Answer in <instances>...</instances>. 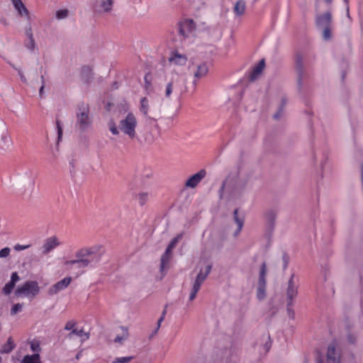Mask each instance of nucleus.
<instances>
[{
    "label": "nucleus",
    "instance_id": "obj_38",
    "mask_svg": "<svg viewBox=\"0 0 363 363\" xmlns=\"http://www.w3.org/2000/svg\"><path fill=\"white\" fill-rule=\"evenodd\" d=\"M56 128H57V145H58L59 143L62 140V133H63L62 125L60 121H56Z\"/></svg>",
    "mask_w": 363,
    "mask_h": 363
},
{
    "label": "nucleus",
    "instance_id": "obj_4",
    "mask_svg": "<svg viewBox=\"0 0 363 363\" xmlns=\"http://www.w3.org/2000/svg\"><path fill=\"white\" fill-rule=\"evenodd\" d=\"M20 179L25 182L24 190L22 194L30 197L35 187V174L33 169L30 167H23L21 172L17 173Z\"/></svg>",
    "mask_w": 363,
    "mask_h": 363
},
{
    "label": "nucleus",
    "instance_id": "obj_52",
    "mask_svg": "<svg viewBox=\"0 0 363 363\" xmlns=\"http://www.w3.org/2000/svg\"><path fill=\"white\" fill-rule=\"evenodd\" d=\"M30 247V245H20V244H16L15 246H14V250L16 251H21V250H26L28 248H29Z\"/></svg>",
    "mask_w": 363,
    "mask_h": 363
},
{
    "label": "nucleus",
    "instance_id": "obj_10",
    "mask_svg": "<svg viewBox=\"0 0 363 363\" xmlns=\"http://www.w3.org/2000/svg\"><path fill=\"white\" fill-rule=\"evenodd\" d=\"M211 267L212 266L211 264H207L205 267L204 272L201 270L200 272L197 274L196 278L193 283V286L189 294V299L190 301H193L196 298L197 292L199 291L201 284L210 274Z\"/></svg>",
    "mask_w": 363,
    "mask_h": 363
},
{
    "label": "nucleus",
    "instance_id": "obj_25",
    "mask_svg": "<svg viewBox=\"0 0 363 363\" xmlns=\"http://www.w3.org/2000/svg\"><path fill=\"white\" fill-rule=\"evenodd\" d=\"M150 109L149 100L147 97H143L140 101L139 110L144 116H147Z\"/></svg>",
    "mask_w": 363,
    "mask_h": 363
},
{
    "label": "nucleus",
    "instance_id": "obj_44",
    "mask_svg": "<svg viewBox=\"0 0 363 363\" xmlns=\"http://www.w3.org/2000/svg\"><path fill=\"white\" fill-rule=\"evenodd\" d=\"M294 302H291V304L289 305V302H286V311L288 316L291 319H294L295 317V312L293 309Z\"/></svg>",
    "mask_w": 363,
    "mask_h": 363
},
{
    "label": "nucleus",
    "instance_id": "obj_24",
    "mask_svg": "<svg viewBox=\"0 0 363 363\" xmlns=\"http://www.w3.org/2000/svg\"><path fill=\"white\" fill-rule=\"evenodd\" d=\"M265 62L264 60H262L259 62L253 68L250 78L251 81L255 80L257 77L262 73L264 68Z\"/></svg>",
    "mask_w": 363,
    "mask_h": 363
},
{
    "label": "nucleus",
    "instance_id": "obj_2",
    "mask_svg": "<svg viewBox=\"0 0 363 363\" xmlns=\"http://www.w3.org/2000/svg\"><path fill=\"white\" fill-rule=\"evenodd\" d=\"M185 91L184 79L178 74H172L164 88L165 99H170L172 94L182 95Z\"/></svg>",
    "mask_w": 363,
    "mask_h": 363
},
{
    "label": "nucleus",
    "instance_id": "obj_11",
    "mask_svg": "<svg viewBox=\"0 0 363 363\" xmlns=\"http://www.w3.org/2000/svg\"><path fill=\"white\" fill-rule=\"evenodd\" d=\"M195 23L191 19H185L179 24L178 32L181 41L191 38L194 35Z\"/></svg>",
    "mask_w": 363,
    "mask_h": 363
},
{
    "label": "nucleus",
    "instance_id": "obj_49",
    "mask_svg": "<svg viewBox=\"0 0 363 363\" xmlns=\"http://www.w3.org/2000/svg\"><path fill=\"white\" fill-rule=\"evenodd\" d=\"M11 250L9 247H6L0 250V257L1 258H6L10 254Z\"/></svg>",
    "mask_w": 363,
    "mask_h": 363
},
{
    "label": "nucleus",
    "instance_id": "obj_61",
    "mask_svg": "<svg viewBox=\"0 0 363 363\" xmlns=\"http://www.w3.org/2000/svg\"><path fill=\"white\" fill-rule=\"evenodd\" d=\"M316 363H323V359L320 357H318L316 359Z\"/></svg>",
    "mask_w": 363,
    "mask_h": 363
},
{
    "label": "nucleus",
    "instance_id": "obj_46",
    "mask_svg": "<svg viewBox=\"0 0 363 363\" xmlns=\"http://www.w3.org/2000/svg\"><path fill=\"white\" fill-rule=\"evenodd\" d=\"M24 32L27 38L33 37L32 26L30 22L25 27Z\"/></svg>",
    "mask_w": 363,
    "mask_h": 363
},
{
    "label": "nucleus",
    "instance_id": "obj_21",
    "mask_svg": "<svg viewBox=\"0 0 363 363\" xmlns=\"http://www.w3.org/2000/svg\"><path fill=\"white\" fill-rule=\"evenodd\" d=\"M12 145V140L9 135L8 131L4 129L0 132V150L7 151Z\"/></svg>",
    "mask_w": 363,
    "mask_h": 363
},
{
    "label": "nucleus",
    "instance_id": "obj_7",
    "mask_svg": "<svg viewBox=\"0 0 363 363\" xmlns=\"http://www.w3.org/2000/svg\"><path fill=\"white\" fill-rule=\"evenodd\" d=\"M342 347L340 341L335 340L327 347L326 363H341Z\"/></svg>",
    "mask_w": 363,
    "mask_h": 363
},
{
    "label": "nucleus",
    "instance_id": "obj_30",
    "mask_svg": "<svg viewBox=\"0 0 363 363\" xmlns=\"http://www.w3.org/2000/svg\"><path fill=\"white\" fill-rule=\"evenodd\" d=\"M238 209H235L234 211V220L238 225V228H237L236 231L235 232V236H237L240 233V232L241 231V230L243 227V224H244L243 218H240L238 216Z\"/></svg>",
    "mask_w": 363,
    "mask_h": 363
},
{
    "label": "nucleus",
    "instance_id": "obj_28",
    "mask_svg": "<svg viewBox=\"0 0 363 363\" xmlns=\"http://www.w3.org/2000/svg\"><path fill=\"white\" fill-rule=\"evenodd\" d=\"M208 69L206 64L203 63L197 67V70L194 73V77L196 79L202 78L206 75Z\"/></svg>",
    "mask_w": 363,
    "mask_h": 363
},
{
    "label": "nucleus",
    "instance_id": "obj_36",
    "mask_svg": "<svg viewBox=\"0 0 363 363\" xmlns=\"http://www.w3.org/2000/svg\"><path fill=\"white\" fill-rule=\"evenodd\" d=\"M108 127L110 132L114 135H118L121 131L119 126L117 127L116 123L112 120L108 122Z\"/></svg>",
    "mask_w": 363,
    "mask_h": 363
},
{
    "label": "nucleus",
    "instance_id": "obj_33",
    "mask_svg": "<svg viewBox=\"0 0 363 363\" xmlns=\"http://www.w3.org/2000/svg\"><path fill=\"white\" fill-rule=\"evenodd\" d=\"M73 335L84 337V340H87L89 337V333L84 332V330L82 329H81V330L73 329L71 331V333L69 334V337L71 338Z\"/></svg>",
    "mask_w": 363,
    "mask_h": 363
},
{
    "label": "nucleus",
    "instance_id": "obj_53",
    "mask_svg": "<svg viewBox=\"0 0 363 363\" xmlns=\"http://www.w3.org/2000/svg\"><path fill=\"white\" fill-rule=\"evenodd\" d=\"M41 82H42V85L40 88V90H39V96L40 97H43V90H44V87H45V78L42 75L41 76Z\"/></svg>",
    "mask_w": 363,
    "mask_h": 363
},
{
    "label": "nucleus",
    "instance_id": "obj_60",
    "mask_svg": "<svg viewBox=\"0 0 363 363\" xmlns=\"http://www.w3.org/2000/svg\"><path fill=\"white\" fill-rule=\"evenodd\" d=\"M160 328H158L157 326L155 328V329L152 331V334H151V336L150 337H152L154 336L155 335H156L159 330Z\"/></svg>",
    "mask_w": 363,
    "mask_h": 363
},
{
    "label": "nucleus",
    "instance_id": "obj_5",
    "mask_svg": "<svg viewBox=\"0 0 363 363\" xmlns=\"http://www.w3.org/2000/svg\"><path fill=\"white\" fill-rule=\"evenodd\" d=\"M328 149L325 147L315 149L313 153V162L317 166H318L320 176L321 178L324 177L325 172L330 168L328 163Z\"/></svg>",
    "mask_w": 363,
    "mask_h": 363
},
{
    "label": "nucleus",
    "instance_id": "obj_3",
    "mask_svg": "<svg viewBox=\"0 0 363 363\" xmlns=\"http://www.w3.org/2000/svg\"><path fill=\"white\" fill-rule=\"evenodd\" d=\"M138 125V120L133 112H128L125 117L119 122V129L130 139L136 137V127Z\"/></svg>",
    "mask_w": 363,
    "mask_h": 363
},
{
    "label": "nucleus",
    "instance_id": "obj_23",
    "mask_svg": "<svg viewBox=\"0 0 363 363\" xmlns=\"http://www.w3.org/2000/svg\"><path fill=\"white\" fill-rule=\"evenodd\" d=\"M113 4V0H99V9L97 10L99 12L109 13L112 10Z\"/></svg>",
    "mask_w": 363,
    "mask_h": 363
},
{
    "label": "nucleus",
    "instance_id": "obj_50",
    "mask_svg": "<svg viewBox=\"0 0 363 363\" xmlns=\"http://www.w3.org/2000/svg\"><path fill=\"white\" fill-rule=\"evenodd\" d=\"M82 74L84 76L89 77L91 74V69L89 66H84L82 69Z\"/></svg>",
    "mask_w": 363,
    "mask_h": 363
},
{
    "label": "nucleus",
    "instance_id": "obj_47",
    "mask_svg": "<svg viewBox=\"0 0 363 363\" xmlns=\"http://www.w3.org/2000/svg\"><path fill=\"white\" fill-rule=\"evenodd\" d=\"M23 305L21 303H16L13 306L11 310V314L15 315L17 313L20 312L22 310Z\"/></svg>",
    "mask_w": 363,
    "mask_h": 363
},
{
    "label": "nucleus",
    "instance_id": "obj_35",
    "mask_svg": "<svg viewBox=\"0 0 363 363\" xmlns=\"http://www.w3.org/2000/svg\"><path fill=\"white\" fill-rule=\"evenodd\" d=\"M263 341L264 342L263 345V351L264 353H267L271 348L272 342L270 340V337L269 335H263Z\"/></svg>",
    "mask_w": 363,
    "mask_h": 363
},
{
    "label": "nucleus",
    "instance_id": "obj_31",
    "mask_svg": "<svg viewBox=\"0 0 363 363\" xmlns=\"http://www.w3.org/2000/svg\"><path fill=\"white\" fill-rule=\"evenodd\" d=\"M15 347V344L12 337H9L7 342L2 346L1 352V353H9L11 352Z\"/></svg>",
    "mask_w": 363,
    "mask_h": 363
},
{
    "label": "nucleus",
    "instance_id": "obj_56",
    "mask_svg": "<svg viewBox=\"0 0 363 363\" xmlns=\"http://www.w3.org/2000/svg\"><path fill=\"white\" fill-rule=\"evenodd\" d=\"M347 339H348V341L350 342V343H354V337L352 335H349L348 337H347Z\"/></svg>",
    "mask_w": 363,
    "mask_h": 363
},
{
    "label": "nucleus",
    "instance_id": "obj_48",
    "mask_svg": "<svg viewBox=\"0 0 363 363\" xmlns=\"http://www.w3.org/2000/svg\"><path fill=\"white\" fill-rule=\"evenodd\" d=\"M265 216H266L267 219L269 220V222L271 223L274 220L275 217H276V213L274 211L270 210L266 213Z\"/></svg>",
    "mask_w": 363,
    "mask_h": 363
},
{
    "label": "nucleus",
    "instance_id": "obj_62",
    "mask_svg": "<svg viewBox=\"0 0 363 363\" xmlns=\"http://www.w3.org/2000/svg\"><path fill=\"white\" fill-rule=\"evenodd\" d=\"M145 140H146V141H147V143H153V141H154V140H153V139H152V138H151V139H150L148 137H147Z\"/></svg>",
    "mask_w": 363,
    "mask_h": 363
},
{
    "label": "nucleus",
    "instance_id": "obj_63",
    "mask_svg": "<svg viewBox=\"0 0 363 363\" xmlns=\"http://www.w3.org/2000/svg\"><path fill=\"white\" fill-rule=\"evenodd\" d=\"M325 1L327 3V4H330L333 0H325Z\"/></svg>",
    "mask_w": 363,
    "mask_h": 363
},
{
    "label": "nucleus",
    "instance_id": "obj_41",
    "mask_svg": "<svg viewBox=\"0 0 363 363\" xmlns=\"http://www.w3.org/2000/svg\"><path fill=\"white\" fill-rule=\"evenodd\" d=\"M11 65L18 72V75L20 77L21 82L24 84H27L28 80H27L26 77H25L23 70L21 68H18L13 65Z\"/></svg>",
    "mask_w": 363,
    "mask_h": 363
},
{
    "label": "nucleus",
    "instance_id": "obj_42",
    "mask_svg": "<svg viewBox=\"0 0 363 363\" xmlns=\"http://www.w3.org/2000/svg\"><path fill=\"white\" fill-rule=\"evenodd\" d=\"M132 359H133V356H128V357H121L116 358L112 363H128Z\"/></svg>",
    "mask_w": 363,
    "mask_h": 363
},
{
    "label": "nucleus",
    "instance_id": "obj_18",
    "mask_svg": "<svg viewBox=\"0 0 363 363\" xmlns=\"http://www.w3.org/2000/svg\"><path fill=\"white\" fill-rule=\"evenodd\" d=\"M206 172L205 169H201L197 173L191 176L185 183L186 187L194 188L199 183L206 177Z\"/></svg>",
    "mask_w": 363,
    "mask_h": 363
},
{
    "label": "nucleus",
    "instance_id": "obj_9",
    "mask_svg": "<svg viewBox=\"0 0 363 363\" xmlns=\"http://www.w3.org/2000/svg\"><path fill=\"white\" fill-rule=\"evenodd\" d=\"M182 234H179L177 237L174 238L168 245L164 254L162 255L160 270L162 274V276L165 274L167 269L169 268V263L172 256V251L175 247L178 242L182 239Z\"/></svg>",
    "mask_w": 363,
    "mask_h": 363
},
{
    "label": "nucleus",
    "instance_id": "obj_14",
    "mask_svg": "<svg viewBox=\"0 0 363 363\" xmlns=\"http://www.w3.org/2000/svg\"><path fill=\"white\" fill-rule=\"evenodd\" d=\"M62 245L57 236H51L45 240L42 245V254L46 255Z\"/></svg>",
    "mask_w": 363,
    "mask_h": 363
},
{
    "label": "nucleus",
    "instance_id": "obj_13",
    "mask_svg": "<svg viewBox=\"0 0 363 363\" xmlns=\"http://www.w3.org/2000/svg\"><path fill=\"white\" fill-rule=\"evenodd\" d=\"M294 278L295 275L293 274L288 281L286 291V302H289V305L291 304V302H294V299L298 294V281H295Z\"/></svg>",
    "mask_w": 363,
    "mask_h": 363
},
{
    "label": "nucleus",
    "instance_id": "obj_43",
    "mask_svg": "<svg viewBox=\"0 0 363 363\" xmlns=\"http://www.w3.org/2000/svg\"><path fill=\"white\" fill-rule=\"evenodd\" d=\"M323 30V38L325 40H328L331 38V26L322 28Z\"/></svg>",
    "mask_w": 363,
    "mask_h": 363
},
{
    "label": "nucleus",
    "instance_id": "obj_16",
    "mask_svg": "<svg viewBox=\"0 0 363 363\" xmlns=\"http://www.w3.org/2000/svg\"><path fill=\"white\" fill-rule=\"evenodd\" d=\"M295 68L298 75V84L302 85V80L305 74V68L303 65V59L300 53H297L295 57Z\"/></svg>",
    "mask_w": 363,
    "mask_h": 363
},
{
    "label": "nucleus",
    "instance_id": "obj_39",
    "mask_svg": "<svg viewBox=\"0 0 363 363\" xmlns=\"http://www.w3.org/2000/svg\"><path fill=\"white\" fill-rule=\"evenodd\" d=\"M286 104V99L283 98L281 106L279 107L278 111L274 115V118L275 119H279L281 118V116H282V114L284 113V106Z\"/></svg>",
    "mask_w": 363,
    "mask_h": 363
},
{
    "label": "nucleus",
    "instance_id": "obj_19",
    "mask_svg": "<svg viewBox=\"0 0 363 363\" xmlns=\"http://www.w3.org/2000/svg\"><path fill=\"white\" fill-rule=\"evenodd\" d=\"M316 26L318 28L322 29L324 28L331 26L332 15L330 12H326L323 14L317 16L315 19Z\"/></svg>",
    "mask_w": 363,
    "mask_h": 363
},
{
    "label": "nucleus",
    "instance_id": "obj_57",
    "mask_svg": "<svg viewBox=\"0 0 363 363\" xmlns=\"http://www.w3.org/2000/svg\"><path fill=\"white\" fill-rule=\"evenodd\" d=\"M163 320H164V318H163L162 317H160V318L158 319V320H157V326L158 328H160V326H161V323H162V322Z\"/></svg>",
    "mask_w": 363,
    "mask_h": 363
},
{
    "label": "nucleus",
    "instance_id": "obj_40",
    "mask_svg": "<svg viewBox=\"0 0 363 363\" xmlns=\"http://www.w3.org/2000/svg\"><path fill=\"white\" fill-rule=\"evenodd\" d=\"M266 296V287L265 286H259L257 290V298L261 301L263 300Z\"/></svg>",
    "mask_w": 363,
    "mask_h": 363
},
{
    "label": "nucleus",
    "instance_id": "obj_12",
    "mask_svg": "<svg viewBox=\"0 0 363 363\" xmlns=\"http://www.w3.org/2000/svg\"><path fill=\"white\" fill-rule=\"evenodd\" d=\"M239 187L240 186L238 181L230 177H228L223 182L219 190L220 197L223 198L225 194H228L229 195L235 194L238 191Z\"/></svg>",
    "mask_w": 363,
    "mask_h": 363
},
{
    "label": "nucleus",
    "instance_id": "obj_27",
    "mask_svg": "<svg viewBox=\"0 0 363 363\" xmlns=\"http://www.w3.org/2000/svg\"><path fill=\"white\" fill-rule=\"evenodd\" d=\"M24 45L26 49L31 53H35L38 50V47L36 45L34 37L28 38L27 40L24 42Z\"/></svg>",
    "mask_w": 363,
    "mask_h": 363
},
{
    "label": "nucleus",
    "instance_id": "obj_37",
    "mask_svg": "<svg viewBox=\"0 0 363 363\" xmlns=\"http://www.w3.org/2000/svg\"><path fill=\"white\" fill-rule=\"evenodd\" d=\"M128 337V332L125 329L124 331H123V333L121 335H117L115 339L114 342L117 343L122 344L125 340H127Z\"/></svg>",
    "mask_w": 363,
    "mask_h": 363
},
{
    "label": "nucleus",
    "instance_id": "obj_32",
    "mask_svg": "<svg viewBox=\"0 0 363 363\" xmlns=\"http://www.w3.org/2000/svg\"><path fill=\"white\" fill-rule=\"evenodd\" d=\"M22 363H41L38 354L26 355L22 360Z\"/></svg>",
    "mask_w": 363,
    "mask_h": 363
},
{
    "label": "nucleus",
    "instance_id": "obj_34",
    "mask_svg": "<svg viewBox=\"0 0 363 363\" xmlns=\"http://www.w3.org/2000/svg\"><path fill=\"white\" fill-rule=\"evenodd\" d=\"M69 11L67 9L57 10L55 13V18L57 20H63L68 17Z\"/></svg>",
    "mask_w": 363,
    "mask_h": 363
},
{
    "label": "nucleus",
    "instance_id": "obj_22",
    "mask_svg": "<svg viewBox=\"0 0 363 363\" xmlns=\"http://www.w3.org/2000/svg\"><path fill=\"white\" fill-rule=\"evenodd\" d=\"M19 280V277L17 272H13L11 277V280L9 282L5 284L3 288V293L6 295H9L11 293L16 283Z\"/></svg>",
    "mask_w": 363,
    "mask_h": 363
},
{
    "label": "nucleus",
    "instance_id": "obj_17",
    "mask_svg": "<svg viewBox=\"0 0 363 363\" xmlns=\"http://www.w3.org/2000/svg\"><path fill=\"white\" fill-rule=\"evenodd\" d=\"M14 9L18 12V14L21 18H26L28 21H30L31 18L28 10L22 2L21 0H11Z\"/></svg>",
    "mask_w": 363,
    "mask_h": 363
},
{
    "label": "nucleus",
    "instance_id": "obj_15",
    "mask_svg": "<svg viewBox=\"0 0 363 363\" xmlns=\"http://www.w3.org/2000/svg\"><path fill=\"white\" fill-rule=\"evenodd\" d=\"M72 277H66L62 280L57 281L55 284L52 287H50L48 290L49 295H55L60 292L61 291L65 289L71 283Z\"/></svg>",
    "mask_w": 363,
    "mask_h": 363
},
{
    "label": "nucleus",
    "instance_id": "obj_45",
    "mask_svg": "<svg viewBox=\"0 0 363 363\" xmlns=\"http://www.w3.org/2000/svg\"><path fill=\"white\" fill-rule=\"evenodd\" d=\"M148 199H149V194L147 193L143 192V193L139 194V195H138V201L141 206H143L144 204H145V203L148 200Z\"/></svg>",
    "mask_w": 363,
    "mask_h": 363
},
{
    "label": "nucleus",
    "instance_id": "obj_26",
    "mask_svg": "<svg viewBox=\"0 0 363 363\" xmlns=\"http://www.w3.org/2000/svg\"><path fill=\"white\" fill-rule=\"evenodd\" d=\"M267 274V264L265 262H263L260 267L258 286H265L266 287V277Z\"/></svg>",
    "mask_w": 363,
    "mask_h": 363
},
{
    "label": "nucleus",
    "instance_id": "obj_58",
    "mask_svg": "<svg viewBox=\"0 0 363 363\" xmlns=\"http://www.w3.org/2000/svg\"><path fill=\"white\" fill-rule=\"evenodd\" d=\"M167 305L165 306V307L162 313L161 317H162L164 319L166 313H167Z\"/></svg>",
    "mask_w": 363,
    "mask_h": 363
},
{
    "label": "nucleus",
    "instance_id": "obj_59",
    "mask_svg": "<svg viewBox=\"0 0 363 363\" xmlns=\"http://www.w3.org/2000/svg\"><path fill=\"white\" fill-rule=\"evenodd\" d=\"M160 328H158L157 326L155 328V329L152 331V334H151V336L150 337H152L154 336L155 335H156L159 330Z\"/></svg>",
    "mask_w": 363,
    "mask_h": 363
},
{
    "label": "nucleus",
    "instance_id": "obj_64",
    "mask_svg": "<svg viewBox=\"0 0 363 363\" xmlns=\"http://www.w3.org/2000/svg\"><path fill=\"white\" fill-rule=\"evenodd\" d=\"M70 165H72V167H74V166H73V163H72V162H70Z\"/></svg>",
    "mask_w": 363,
    "mask_h": 363
},
{
    "label": "nucleus",
    "instance_id": "obj_20",
    "mask_svg": "<svg viewBox=\"0 0 363 363\" xmlns=\"http://www.w3.org/2000/svg\"><path fill=\"white\" fill-rule=\"evenodd\" d=\"M169 61L173 65L182 66L186 63L187 57L184 54L179 53L178 50H175L172 51L170 56L169 57Z\"/></svg>",
    "mask_w": 363,
    "mask_h": 363
},
{
    "label": "nucleus",
    "instance_id": "obj_29",
    "mask_svg": "<svg viewBox=\"0 0 363 363\" xmlns=\"http://www.w3.org/2000/svg\"><path fill=\"white\" fill-rule=\"evenodd\" d=\"M245 2L243 0H238L234 6L233 11L237 16H241L245 11Z\"/></svg>",
    "mask_w": 363,
    "mask_h": 363
},
{
    "label": "nucleus",
    "instance_id": "obj_54",
    "mask_svg": "<svg viewBox=\"0 0 363 363\" xmlns=\"http://www.w3.org/2000/svg\"><path fill=\"white\" fill-rule=\"evenodd\" d=\"M144 79H145V89H146V91H148L151 87V83H150V82L148 81V75H145Z\"/></svg>",
    "mask_w": 363,
    "mask_h": 363
},
{
    "label": "nucleus",
    "instance_id": "obj_55",
    "mask_svg": "<svg viewBox=\"0 0 363 363\" xmlns=\"http://www.w3.org/2000/svg\"><path fill=\"white\" fill-rule=\"evenodd\" d=\"M343 1H344L345 4V6H346L347 16V17L350 18L348 0H343Z\"/></svg>",
    "mask_w": 363,
    "mask_h": 363
},
{
    "label": "nucleus",
    "instance_id": "obj_6",
    "mask_svg": "<svg viewBox=\"0 0 363 363\" xmlns=\"http://www.w3.org/2000/svg\"><path fill=\"white\" fill-rule=\"evenodd\" d=\"M91 124L89 106L82 103L77 108L76 125L80 130L84 131L88 129Z\"/></svg>",
    "mask_w": 363,
    "mask_h": 363
},
{
    "label": "nucleus",
    "instance_id": "obj_1",
    "mask_svg": "<svg viewBox=\"0 0 363 363\" xmlns=\"http://www.w3.org/2000/svg\"><path fill=\"white\" fill-rule=\"evenodd\" d=\"M104 252V249L99 245L84 247L76 251L75 259L65 260L64 265L67 269L77 270L78 274H82L88 269L96 267Z\"/></svg>",
    "mask_w": 363,
    "mask_h": 363
},
{
    "label": "nucleus",
    "instance_id": "obj_51",
    "mask_svg": "<svg viewBox=\"0 0 363 363\" xmlns=\"http://www.w3.org/2000/svg\"><path fill=\"white\" fill-rule=\"evenodd\" d=\"M75 325H76L75 321L69 320L66 323V325L65 326V330H72L73 329H74V328Z\"/></svg>",
    "mask_w": 363,
    "mask_h": 363
},
{
    "label": "nucleus",
    "instance_id": "obj_8",
    "mask_svg": "<svg viewBox=\"0 0 363 363\" xmlns=\"http://www.w3.org/2000/svg\"><path fill=\"white\" fill-rule=\"evenodd\" d=\"M40 291L38 284L35 281H27L16 290L17 296H24L30 298H34Z\"/></svg>",
    "mask_w": 363,
    "mask_h": 363
}]
</instances>
